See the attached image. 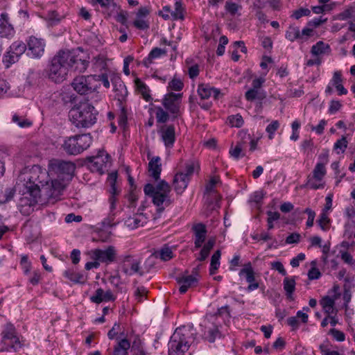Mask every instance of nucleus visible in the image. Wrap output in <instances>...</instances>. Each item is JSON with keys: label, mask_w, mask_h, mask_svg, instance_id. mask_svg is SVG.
Here are the masks:
<instances>
[{"label": "nucleus", "mask_w": 355, "mask_h": 355, "mask_svg": "<svg viewBox=\"0 0 355 355\" xmlns=\"http://www.w3.org/2000/svg\"><path fill=\"white\" fill-rule=\"evenodd\" d=\"M89 65L87 55L80 49L61 50L52 58L48 77L55 83L67 79L69 72H84Z\"/></svg>", "instance_id": "obj_1"}, {"label": "nucleus", "mask_w": 355, "mask_h": 355, "mask_svg": "<svg viewBox=\"0 0 355 355\" xmlns=\"http://www.w3.org/2000/svg\"><path fill=\"white\" fill-rule=\"evenodd\" d=\"M48 178V172L38 165H34L31 169L26 170L19 176V180L23 182V186L26 189L19 200L20 211L24 214H29L33 210V207L40 204V198L34 188L35 182H42Z\"/></svg>", "instance_id": "obj_2"}, {"label": "nucleus", "mask_w": 355, "mask_h": 355, "mask_svg": "<svg viewBox=\"0 0 355 355\" xmlns=\"http://www.w3.org/2000/svg\"><path fill=\"white\" fill-rule=\"evenodd\" d=\"M98 111L88 101L75 105L69 112V119L77 128H87L96 123Z\"/></svg>", "instance_id": "obj_3"}, {"label": "nucleus", "mask_w": 355, "mask_h": 355, "mask_svg": "<svg viewBox=\"0 0 355 355\" xmlns=\"http://www.w3.org/2000/svg\"><path fill=\"white\" fill-rule=\"evenodd\" d=\"M34 184V188L37 189V193L40 198V205L56 202L62 194L67 185L65 182H61L58 179H55L49 182V178L42 182H35Z\"/></svg>", "instance_id": "obj_4"}, {"label": "nucleus", "mask_w": 355, "mask_h": 355, "mask_svg": "<svg viewBox=\"0 0 355 355\" xmlns=\"http://www.w3.org/2000/svg\"><path fill=\"white\" fill-rule=\"evenodd\" d=\"M146 195L149 196L153 199V202L156 205L159 213L162 212L165 207L172 204L171 199V187L165 181L162 180L155 186L151 184H147L144 189Z\"/></svg>", "instance_id": "obj_5"}, {"label": "nucleus", "mask_w": 355, "mask_h": 355, "mask_svg": "<svg viewBox=\"0 0 355 355\" xmlns=\"http://www.w3.org/2000/svg\"><path fill=\"white\" fill-rule=\"evenodd\" d=\"M192 335L189 329L177 328L168 343V355H184L193 340Z\"/></svg>", "instance_id": "obj_6"}, {"label": "nucleus", "mask_w": 355, "mask_h": 355, "mask_svg": "<svg viewBox=\"0 0 355 355\" xmlns=\"http://www.w3.org/2000/svg\"><path fill=\"white\" fill-rule=\"evenodd\" d=\"M192 229L194 233L193 250L202 248L197 260L202 261L207 258L209 254V252L214 248L216 243V239L214 237L209 238L205 243L207 236V229L206 226L202 223H198L193 225Z\"/></svg>", "instance_id": "obj_7"}, {"label": "nucleus", "mask_w": 355, "mask_h": 355, "mask_svg": "<svg viewBox=\"0 0 355 355\" xmlns=\"http://www.w3.org/2000/svg\"><path fill=\"white\" fill-rule=\"evenodd\" d=\"M92 142L89 134L76 135L64 139L62 149L69 155H78L87 149Z\"/></svg>", "instance_id": "obj_8"}, {"label": "nucleus", "mask_w": 355, "mask_h": 355, "mask_svg": "<svg viewBox=\"0 0 355 355\" xmlns=\"http://www.w3.org/2000/svg\"><path fill=\"white\" fill-rule=\"evenodd\" d=\"M200 168L197 161L190 160L185 164L184 168L178 172L173 178V185L178 194H182L188 186L191 176Z\"/></svg>", "instance_id": "obj_9"}, {"label": "nucleus", "mask_w": 355, "mask_h": 355, "mask_svg": "<svg viewBox=\"0 0 355 355\" xmlns=\"http://www.w3.org/2000/svg\"><path fill=\"white\" fill-rule=\"evenodd\" d=\"M74 171L75 165L71 162L53 159L49 164V171L57 175V179L66 184L71 180Z\"/></svg>", "instance_id": "obj_10"}, {"label": "nucleus", "mask_w": 355, "mask_h": 355, "mask_svg": "<svg viewBox=\"0 0 355 355\" xmlns=\"http://www.w3.org/2000/svg\"><path fill=\"white\" fill-rule=\"evenodd\" d=\"M2 340L0 343V352L8 351L13 349L17 351L21 346L19 338L17 336L15 327L7 323L2 332Z\"/></svg>", "instance_id": "obj_11"}, {"label": "nucleus", "mask_w": 355, "mask_h": 355, "mask_svg": "<svg viewBox=\"0 0 355 355\" xmlns=\"http://www.w3.org/2000/svg\"><path fill=\"white\" fill-rule=\"evenodd\" d=\"M71 86L80 95L92 93L98 87L96 76H77L71 83Z\"/></svg>", "instance_id": "obj_12"}, {"label": "nucleus", "mask_w": 355, "mask_h": 355, "mask_svg": "<svg viewBox=\"0 0 355 355\" xmlns=\"http://www.w3.org/2000/svg\"><path fill=\"white\" fill-rule=\"evenodd\" d=\"M87 164L89 170L103 174L110 166V157L104 150H100L97 155L88 157Z\"/></svg>", "instance_id": "obj_13"}, {"label": "nucleus", "mask_w": 355, "mask_h": 355, "mask_svg": "<svg viewBox=\"0 0 355 355\" xmlns=\"http://www.w3.org/2000/svg\"><path fill=\"white\" fill-rule=\"evenodd\" d=\"M89 254L92 259H96L99 263H105L108 265L114 262L117 257V250L113 245H109L104 249H94L92 250Z\"/></svg>", "instance_id": "obj_14"}, {"label": "nucleus", "mask_w": 355, "mask_h": 355, "mask_svg": "<svg viewBox=\"0 0 355 355\" xmlns=\"http://www.w3.org/2000/svg\"><path fill=\"white\" fill-rule=\"evenodd\" d=\"M141 263V259L140 258L131 255H127L124 257L121 263V270L125 275L128 276H131L135 274L142 276L144 272L142 271Z\"/></svg>", "instance_id": "obj_15"}, {"label": "nucleus", "mask_w": 355, "mask_h": 355, "mask_svg": "<svg viewBox=\"0 0 355 355\" xmlns=\"http://www.w3.org/2000/svg\"><path fill=\"white\" fill-rule=\"evenodd\" d=\"M27 55L32 58H40L44 53L46 42L43 38L30 36L26 40Z\"/></svg>", "instance_id": "obj_16"}, {"label": "nucleus", "mask_w": 355, "mask_h": 355, "mask_svg": "<svg viewBox=\"0 0 355 355\" xmlns=\"http://www.w3.org/2000/svg\"><path fill=\"white\" fill-rule=\"evenodd\" d=\"M26 50V44L22 41H15L9 47L8 51L4 56V62L7 67L18 61L19 57Z\"/></svg>", "instance_id": "obj_17"}, {"label": "nucleus", "mask_w": 355, "mask_h": 355, "mask_svg": "<svg viewBox=\"0 0 355 355\" xmlns=\"http://www.w3.org/2000/svg\"><path fill=\"white\" fill-rule=\"evenodd\" d=\"M326 173L324 164H317L313 170L312 176L308 178L307 186L313 189L323 188L324 185L322 180Z\"/></svg>", "instance_id": "obj_18"}, {"label": "nucleus", "mask_w": 355, "mask_h": 355, "mask_svg": "<svg viewBox=\"0 0 355 355\" xmlns=\"http://www.w3.org/2000/svg\"><path fill=\"white\" fill-rule=\"evenodd\" d=\"M181 98L182 94L170 92L164 96L162 104L168 112L177 115L180 112Z\"/></svg>", "instance_id": "obj_19"}, {"label": "nucleus", "mask_w": 355, "mask_h": 355, "mask_svg": "<svg viewBox=\"0 0 355 355\" xmlns=\"http://www.w3.org/2000/svg\"><path fill=\"white\" fill-rule=\"evenodd\" d=\"M338 291V286L335 285L333 287V291L334 293V295L332 297H329L328 295L324 296L320 301V304L321 305L322 310L327 315H328V317L333 313H336L335 310V301L340 297V294Z\"/></svg>", "instance_id": "obj_20"}, {"label": "nucleus", "mask_w": 355, "mask_h": 355, "mask_svg": "<svg viewBox=\"0 0 355 355\" xmlns=\"http://www.w3.org/2000/svg\"><path fill=\"white\" fill-rule=\"evenodd\" d=\"M176 279L180 285L179 291L181 293H185L189 288L196 285L198 282L197 277L189 275L187 271L181 273Z\"/></svg>", "instance_id": "obj_21"}, {"label": "nucleus", "mask_w": 355, "mask_h": 355, "mask_svg": "<svg viewBox=\"0 0 355 355\" xmlns=\"http://www.w3.org/2000/svg\"><path fill=\"white\" fill-rule=\"evenodd\" d=\"M116 179H117L116 172H113V173H111L109 174L108 178H107V182L109 183V184L110 186V193L111 196L109 198V202H110V209H111V211L116 209V202L117 200L116 196L118 195L120 192L116 186Z\"/></svg>", "instance_id": "obj_22"}, {"label": "nucleus", "mask_w": 355, "mask_h": 355, "mask_svg": "<svg viewBox=\"0 0 355 355\" xmlns=\"http://www.w3.org/2000/svg\"><path fill=\"white\" fill-rule=\"evenodd\" d=\"M198 94L202 99H207L212 95L215 99H218L224 95L219 89L204 83L198 85Z\"/></svg>", "instance_id": "obj_23"}, {"label": "nucleus", "mask_w": 355, "mask_h": 355, "mask_svg": "<svg viewBox=\"0 0 355 355\" xmlns=\"http://www.w3.org/2000/svg\"><path fill=\"white\" fill-rule=\"evenodd\" d=\"M15 35V29L9 22V18L6 13H2L0 17V37L10 38Z\"/></svg>", "instance_id": "obj_24"}, {"label": "nucleus", "mask_w": 355, "mask_h": 355, "mask_svg": "<svg viewBox=\"0 0 355 355\" xmlns=\"http://www.w3.org/2000/svg\"><path fill=\"white\" fill-rule=\"evenodd\" d=\"M162 141L166 147H172L175 142V134L173 125L163 126L160 130Z\"/></svg>", "instance_id": "obj_25"}, {"label": "nucleus", "mask_w": 355, "mask_h": 355, "mask_svg": "<svg viewBox=\"0 0 355 355\" xmlns=\"http://www.w3.org/2000/svg\"><path fill=\"white\" fill-rule=\"evenodd\" d=\"M146 223L147 217L143 213L135 214L132 216L128 217L125 220V225L131 230L143 226Z\"/></svg>", "instance_id": "obj_26"}, {"label": "nucleus", "mask_w": 355, "mask_h": 355, "mask_svg": "<svg viewBox=\"0 0 355 355\" xmlns=\"http://www.w3.org/2000/svg\"><path fill=\"white\" fill-rule=\"evenodd\" d=\"M202 326L205 327V338L210 343L214 342L216 338L219 335L218 327L214 322H211L208 320H204Z\"/></svg>", "instance_id": "obj_27"}, {"label": "nucleus", "mask_w": 355, "mask_h": 355, "mask_svg": "<svg viewBox=\"0 0 355 355\" xmlns=\"http://www.w3.org/2000/svg\"><path fill=\"white\" fill-rule=\"evenodd\" d=\"M90 300L92 302L99 304L102 302L114 300V297L111 291L107 290L105 291L102 288H98L95 294L90 297Z\"/></svg>", "instance_id": "obj_28"}, {"label": "nucleus", "mask_w": 355, "mask_h": 355, "mask_svg": "<svg viewBox=\"0 0 355 355\" xmlns=\"http://www.w3.org/2000/svg\"><path fill=\"white\" fill-rule=\"evenodd\" d=\"M161 171L162 165L160 163V158L159 157L152 158L148 164V171L150 176L155 180H157L159 178Z\"/></svg>", "instance_id": "obj_29"}, {"label": "nucleus", "mask_w": 355, "mask_h": 355, "mask_svg": "<svg viewBox=\"0 0 355 355\" xmlns=\"http://www.w3.org/2000/svg\"><path fill=\"white\" fill-rule=\"evenodd\" d=\"M130 347V343L126 338H121L114 349L113 355H128V350Z\"/></svg>", "instance_id": "obj_30"}, {"label": "nucleus", "mask_w": 355, "mask_h": 355, "mask_svg": "<svg viewBox=\"0 0 355 355\" xmlns=\"http://www.w3.org/2000/svg\"><path fill=\"white\" fill-rule=\"evenodd\" d=\"M245 98L252 101L254 100L262 101L266 97V92L263 89H256L251 88L245 94Z\"/></svg>", "instance_id": "obj_31"}, {"label": "nucleus", "mask_w": 355, "mask_h": 355, "mask_svg": "<svg viewBox=\"0 0 355 355\" xmlns=\"http://www.w3.org/2000/svg\"><path fill=\"white\" fill-rule=\"evenodd\" d=\"M166 50L162 49L160 48H154L149 53L148 58L144 60V64L146 67H149V65L153 62L154 59L158 58L164 55H166Z\"/></svg>", "instance_id": "obj_32"}, {"label": "nucleus", "mask_w": 355, "mask_h": 355, "mask_svg": "<svg viewBox=\"0 0 355 355\" xmlns=\"http://www.w3.org/2000/svg\"><path fill=\"white\" fill-rule=\"evenodd\" d=\"M135 83L137 92L142 95L143 98L146 101H148L151 98V97L149 93L150 90L147 85L144 83H143L139 78H136L135 80Z\"/></svg>", "instance_id": "obj_33"}, {"label": "nucleus", "mask_w": 355, "mask_h": 355, "mask_svg": "<svg viewBox=\"0 0 355 355\" xmlns=\"http://www.w3.org/2000/svg\"><path fill=\"white\" fill-rule=\"evenodd\" d=\"M243 275H245L246 281L248 283H252L255 281L254 272L252 267L251 263L248 262V263H245L243 266V268L240 270L239 275L242 276Z\"/></svg>", "instance_id": "obj_34"}, {"label": "nucleus", "mask_w": 355, "mask_h": 355, "mask_svg": "<svg viewBox=\"0 0 355 355\" xmlns=\"http://www.w3.org/2000/svg\"><path fill=\"white\" fill-rule=\"evenodd\" d=\"M295 280L294 277H285L283 282L284 289L286 291L288 298L292 297V295L295 289Z\"/></svg>", "instance_id": "obj_35"}, {"label": "nucleus", "mask_w": 355, "mask_h": 355, "mask_svg": "<svg viewBox=\"0 0 355 355\" xmlns=\"http://www.w3.org/2000/svg\"><path fill=\"white\" fill-rule=\"evenodd\" d=\"M329 49L328 44L320 41L312 46L311 52L314 55H319L325 53Z\"/></svg>", "instance_id": "obj_36"}, {"label": "nucleus", "mask_w": 355, "mask_h": 355, "mask_svg": "<svg viewBox=\"0 0 355 355\" xmlns=\"http://www.w3.org/2000/svg\"><path fill=\"white\" fill-rule=\"evenodd\" d=\"M220 250H216L211 256L210 263V274L214 275L220 266Z\"/></svg>", "instance_id": "obj_37"}, {"label": "nucleus", "mask_w": 355, "mask_h": 355, "mask_svg": "<svg viewBox=\"0 0 355 355\" xmlns=\"http://www.w3.org/2000/svg\"><path fill=\"white\" fill-rule=\"evenodd\" d=\"M64 275L66 277L75 283H84L85 282L84 275L79 272L69 270H66Z\"/></svg>", "instance_id": "obj_38"}, {"label": "nucleus", "mask_w": 355, "mask_h": 355, "mask_svg": "<svg viewBox=\"0 0 355 355\" xmlns=\"http://www.w3.org/2000/svg\"><path fill=\"white\" fill-rule=\"evenodd\" d=\"M286 38L291 42H293L298 38H301L300 31L299 28L295 26H289L286 32Z\"/></svg>", "instance_id": "obj_39"}, {"label": "nucleus", "mask_w": 355, "mask_h": 355, "mask_svg": "<svg viewBox=\"0 0 355 355\" xmlns=\"http://www.w3.org/2000/svg\"><path fill=\"white\" fill-rule=\"evenodd\" d=\"M64 18L63 15H60L56 11H49L46 17L49 24L51 26L57 24Z\"/></svg>", "instance_id": "obj_40"}, {"label": "nucleus", "mask_w": 355, "mask_h": 355, "mask_svg": "<svg viewBox=\"0 0 355 355\" xmlns=\"http://www.w3.org/2000/svg\"><path fill=\"white\" fill-rule=\"evenodd\" d=\"M318 223L322 230L327 231L329 229L330 220L325 211H322L320 215V218Z\"/></svg>", "instance_id": "obj_41"}, {"label": "nucleus", "mask_w": 355, "mask_h": 355, "mask_svg": "<svg viewBox=\"0 0 355 355\" xmlns=\"http://www.w3.org/2000/svg\"><path fill=\"white\" fill-rule=\"evenodd\" d=\"M159 254L160 259L164 261L170 260L173 257L172 250L168 246L163 247L159 250Z\"/></svg>", "instance_id": "obj_42"}, {"label": "nucleus", "mask_w": 355, "mask_h": 355, "mask_svg": "<svg viewBox=\"0 0 355 355\" xmlns=\"http://www.w3.org/2000/svg\"><path fill=\"white\" fill-rule=\"evenodd\" d=\"M311 264L312 266V268L309 270L308 272L309 279L311 280L319 279L320 277L321 276V273L320 270L315 268L316 261H311Z\"/></svg>", "instance_id": "obj_43"}, {"label": "nucleus", "mask_w": 355, "mask_h": 355, "mask_svg": "<svg viewBox=\"0 0 355 355\" xmlns=\"http://www.w3.org/2000/svg\"><path fill=\"white\" fill-rule=\"evenodd\" d=\"M229 123L233 127L239 128L243 124V119L240 114H236L229 116Z\"/></svg>", "instance_id": "obj_44"}, {"label": "nucleus", "mask_w": 355, "mask_h": 355, "mask_svg": "<svg viewBox=\"0 0 355 355\" xmlns=\"http://www.w3.org/2000/svg\"><path fill=\"white\" fill-rule=\"evenodd\" d=\"M184 84L181 80L174 78L168 83V89L174 91H180L183 88Z\"/></svg>", "instance_id": "obj_45"}, {"label": "nucleus", "mask_w": 355, "mask_h": 355, "mask_svg": "<svg viewBox=\"0 0 355 355\" xmlns=\"http://www.w3.org/2000/svg\"><path fill=\"white\" fill-rule=\"evenodd\" d=\"M279 127V123L278 121H273L266 127V131L268 133V138L270 139H272L274 138V134Z\"/></svg>", "instance_id": "obj_46"}, {"label": "nucleus", "mask_w": 355, "mask_h": 355, "mask_svg": "<svg viewBox=\"0 0 355 355\" xmlns=\"http://www.w3.org/2000/svg\"><path fill=\"white\" fill-rule=\"evenodd\" d=\"M175 10L171 12L172 16L173 17V18L175 19H182L184 16H183V12H182L183 8L182 7L181 3L178 1H177L175 2Z\"/></svg>", "instance_id": "obj_47"}, {"label": "nucleus", "mask_w": 355, "mask_h": 355, "mask_svg": "<svg viewBox=\"0 0 355 355\" xmlns=\"http://www.w3.org/2000/svg\"><path fill=\"white\" fill-rule=\"evenodd\" d=\"M114 210L115 209H113L112 211L110 210V214L108 216L107 218H105L102 221L103 227H112L116 225V223L114 222V214L113 213Z\"/></svg>", "instance_id": "obj_48"}, {"label": "nucleus", "mask_w": 355, "mask_h": 355, "mask_svg": "<svg viewBox=\"0 0 355 355\" xmlns=\"http://www.w3.org/2000/svg\"><path fill=\"white\" fill-rule=\"evenodd\" d=\"M156 118L159 123H165L168 119V114L162 107H157Z\"/></svg>", "instance_id": "obj_49"}, {"label": "nucleus", "mask_w": 355, "mask_h": 355, "mask_svg": "<svg viewBox=\"0 0 355 355\" xmlns=\"http://www.w3.org/2000/svg\"><path fill=\"white\" fill-rule=\"evenodd\" d=\"M134 26L140 30H146L149 28V23L144 18H137L133 22Z\"/></svg>", "instance_id": "obj_50"}, {"label": "nucleus", "mask_w": 355, "mask_h": 355, "mask_svg": "<svg viewBox=\"0 0 355 355\" xmlns=\"http://www.w3.org/2000/svg\"><path fill=\"white\" fill-rule=\"evenodd\" d=\"M220 180L218 177L214 176L212 177L209 182L205 186V192L206 193H211L214 191V188L216 186L219 184Z\"/></svg>", "instance_id": "obj_51"}, {"label": "nucleus", "mask_w": 355, "mask_h": 355, "mask_svg": "<svg viewBox=\"0 0 355 355\" xmlns=\"http://www.w3.org/2000/svg\"><path fill=\"white\" fill-rule=\"evenodd\" d=\"M242 151L243 146L241 143H238L234 147L232 146L230 150V153L233 157L238 159L241 156H243V155L241 154Z\"/></svg>", "instance_id": "obj_52"}, {"label": "nucleus", "mask_w": 355, "mask_h": 355, "mask_svg": "<svg viewBox=\"0 0 355 355\" xmlns=\"http://www.w3.org/2000/svg\"><path fill=\"white\" fill-rule=\"evenodd\" d=\"M12 121L16 123L21 128L28 127L31 125V122L28 121L27 119L21 118L17 114L13 115Z\"/></svg>", "instance_id": "obj_53"}, {"label": "nucleus", "mask_w": 355, "mask_h": 355, "mask_svg": "<svg viewBox=\"0 0 355 355\" xmlns=\"http://www.w3.org/2000/svg\"><path fill=\"white\" fill-rule=\"evenodd\" d=\"M329 334L336 341L343 342L345 340V334L338 329H331L329 331Z\"/></svg>", "instance_id": "obj_54"}, {"label": "nucleus", "mask_w": 355, "mask_h": 355, "mask_svg": "<svg viewBox=\"0 0 355 355\" xmlns=\"http://www.w3.org/2000/svg\"><path fill=\"white\" fill-rule=\"evenodd\" d=\"M147 293H148V291L145 287H144V286L137 287L135 291V295L136 300L138 302H142L144 297H146Z\"/></svg>", "instance_id": "obj_55"}, {"label": "nucleus", "mask_w": 355, "mask_h": 355, "mask_svg": "<svg viewBox=\"0 0 355 355\" xmlns=\"http://www.w3.org/2000/svg\"><path fill=\"white\" fill-rule=\"evenodd\" d=\"M304 213L307 214L308 219L306 223L307 227H311L313 225L314 219L315 217V212L309 208H306L304 211Z\"/></svg>", "instance_id": "obj_56"}, {"label": "nucleus", "mask_w": 355, "mask_h": 355, "mask_svg": "<svg viewBox=\"0 0 355 355\" xmlns=\"http://www.w3.org/2000/svg\"><path fill=\"white\" fill-rule=\"evenodd\" d=\"M95 65L101 69H104L107 67V59L103 55H98L95 58Z\"/></svg>", "instance_id": "obj_57"}, {"label": "nucleus", "mask_w": 355, "mask_h": 355, "mask_svg": "<svg viewBox=\"0 0 355 355\" xmlns=\"http://www.w3.org/2000/svg\"><path fill=\"white\" fill-rule=\"evenodd\" d=\"M355 7H350L343 12H340L338 15V17L341 20H346L352 17V14L354 12Z\"/></svg>", "instance_id": "obj_58"}, {"label": "nucleus", "mask_w": 355, "mask_h": 355, "mask_svg": "<svg viewBox=\"0 0 355 355\" xmlns=\"http://www.w3.org/2000/svg\"><path fill=\"white\" fill-rule=\"evenodd\" d=\"M347 146V141L345 137H343L340 139L338 140L334 144L335 149H340L342 152H344Z\"/></svg>", "instance_id": "obj_59"}, {"label": "nucleus", "mask_w": 355, "mask_h": 355, "mask_svg": "<svg viewBox=\"0 0 355 355\" xmlns=\"http://www.w3.org/2000/svg\"><path fill=\"white\" fill-rule=\"evenodd\" d=\"M271 268L277 270L282 275H286V272L283 264L280 261H274L270 263Z\"/></svg>", "instance_id": "obj_60"}, {"label": "nucleus", "mask_w": 355, "mask_h": 355, "mask_svg": "<svg viewBox=\"0 0 355 355\" xmlns=\"http://www.w3.org/2000/svg\"><path fill=\"white\" fill-rule=\"evenodd\" d=\"M327 124V121L324 119H322L320 121L319 124L317 126H311V129L312 131H315L318 135H321L323 133L324 127Z\"/></svg>", "instance_id": "obj_61"}, {"label": "nucleus", "mask_w": 355, "mask_h": 355, "mask_svg": "<svg viewBox=\"0 0 355 355\" xmlns=\"http://www.w3.org/2000/svg\"><path fill=\"white\" fill-rule=\"evenodd\" d=\"M305 259V254L303 253H300L295 257H293L291 261V265L292 267L295 268L299 266L300 262L302 261Z\"/></svg>", "instance_id": "obj_62"}, {"label": "nucleus", "mask_w": 355, "mask_h": 355, "mask_svg": "<svg viewBox=\"0 0 355 355\" xmlns=\"http://www.w3.org/2000/svg\"><path fill=\"white\" fill-rule=\"evenodd\" d=\"M226 10L231 13L234 15L239 9V6L235 3L227 1L225 5Z\"/></svg>", "instance_id": "obj_63"}, {"label": "nucleus", "mask_w": 355, "mask_h": 355, "mask_svg": "<svg viewBox=\"0 0 355 355\" xmlns=\"http://www.w3.org/2000/svg\"><path fill=\"white\" fill-rule=\"evenodd\" d=\"M311 13V11L308 8H300L294 12L293 16L295 19H300L303 16H308Z\"/></svg>", "instance_id": "obj_64"}]
</instances>
